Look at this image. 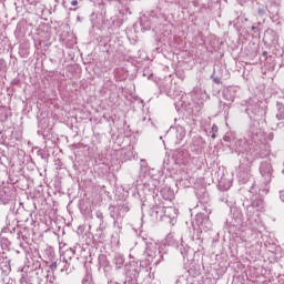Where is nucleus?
I'll use <instances>...</instances> for the list:
<instances>
[{
    "mask_svg": "<svg viewBox=\"0 0 284 284\" xmlns=\"http://www.w3.org/2000/svg\"><path fill=\"white\" fill-rule=\"evenodd\" d=\"M252 143L248 144L247 149V142L245 140H237L235 141L233 145V150L235 154H248V156H252V159H264V156L270 155V144L265 142H258L261 141V138L258 136V132L252 131Z\"/></svg>",
    "mask_w": 284,
    "mask_h": 284,
    "instance_id": "obj_1",
    "label": "nucleus"
},
{
    "mask_svg": "<svg viewBox=\"0 0 284 284\" xmlns=\"http://www.w3.org/2000/svg\"><path fill=\"white\" fill-rule=\"evenodd\" d=\"M260 174L262 176V183L257 185L258 194L261 196H266L270 192V183H272V179H274V168H272V162L270 160L261 162Z\"/></svg>",
    "mask_w": 284,
    "mask_h": 284,
    "instance_id": "obj_2",
    "label": "nucleus"
},
{
    "mask_svg": "<svg viewBox=\"0 0 284 284\" xmlns=\"http://www.w3.org/2000/svg\"><path fill=\"white\" fill-rule=\"evenodd\" d=\"M146 248L144 254L146 256V261H149V267L154 263V265H159L163 261V252H161V245L158 243H148L145 242Z\"/></svg>",
    "mask_w": 284,
    "mask_h": 284,
    "instance_id": "obj_3",
    "label": "nucleus"
},
{
    "mask_svg": "<svg viewBox=\"0 0 284 284\" xmlns=\"http://www.w3.org/2000/svg\"><path fill=\"white\" fill-rule=\"evenodd\" d=\"M145 272L148 274V277L151 280H154V273H152V266H150V260H144L142 262H132L130 265V272L133 276V278H139V274H141V271Z\"/></svg>",
    "mask_w": 284,
    "mask_h": 284,
    "instance_id": "obj_4",
    "label": "nucleus"
},
{
    "mask_svg": "<svg viewBox=\"0 0 284 284\" xmlns=\"http://www.w3.org/2000/svg\"><path fill=\"white\" fill-rule=\"evenodd\" d=\"M130 212V206L128 204H118L116 206H110V216L114 221H119V219H123L125 214Z\"/></svg>",
    "mask_w": 284,
    "mask_h": 284,
    "instance_id": "obj_5",
    "label": "nucleus"
},
{
    "mask_svg": "<svg viewBox=\"0 0 284 284\" xmlns=\"http://www.w3.org/2000/svg\"><path fill=\"white\" fill-rule=\"evenodd\" d=\"M195 223L202 230H212V221H210V216L203 213H197L195 215Z\"/></svg>",
    "mask_w": 284,
    "mask_h": 284,
    "instance_id": "obj_6",
    "label": "nucleus"
},
{
    "mask_svg": "<svg viewBox=\"0 0 284 284\" xmlns=\"http://www.w3.org/2000/svg\"><path fill=\"white\" fill-rule=\"evenodd\" d=\"M169 134H172L175 136V144L181 145V142L185 139V128L181 125H176L174 128H171L169 131Z\"/></svg>",
    "mask_w": 284,
    "mask_h": 284,
    "instance_id": "obj_7",
    "label": "nucleus"
},
{
    "mask_svg": "<svg viewBox=\"0 0 284 284\" xmlns=\"http://www.w3.org/2000/svg\"><path fill=\"white\" fill-rule=\"evenodd\" d=\"M153 212H155L156 217L163 219H172V214H174V207L172 206H155L153 207Z\"/></svg>",
    "mask_w": 284,
    "mask_h": 284,
    "instance_id": "obj_8",
    "label": "nucleus"
},
{
    "mask_svg": "<svg viewBox=\"0 0 284 284\" xmlns=\"http://www.w3.org/2000/svg\"><path fill=\"white\" fill-rule=\"evenodd\" d=\"M236 87H227L226 89L223 90V97L226 101H231L234 103V99H236V92H237Z\"/></svg>",
    "mask_w": 284,
    "mask_h": 284,
    "instance_id": "obj_9",
    "label": "nucleus"
},
{
    "mask_svg": "<svg viewBox=\"0 0 284 284\" xmlns=\"http://www.w3.org/2000/svg\"><path fill=\"white\" fill-rule=\"evenodd\" d=\"M192 97L193 101H197V105H203V101H205V91L200 88H194Z\"/></svg>",
    "mask_w": 284,
    "mask_h": 284,
    "instance_id": "obj_10",
    "label": "nucleus"
},
{
    "mask_svg": "<svg viewBox=\"0 0 284 284\" xmlns=\"http://www.w3.org/2000/svg\"><path fill=\"white\" fill-rule=\"evenodd\" d=\"M160 194L164 201H174V191L170 186L162 187Z\"/></svg>",
    "mask_w": 284,
    "mask_h": 284,
    "instance_id": "obj_11",
    "label": "nucleus"
},
{
    "mask_svg": "<svg viewBox=\"0 0 284 284\" xmlns=\"http://www.w3.org/2000/svg\"><path fill=\"white\" fill-rule=\"evenodd\" d=\"M261 106L258 105V101H255L254 104H252V102L248 103L247 108H246V113H251V114H255L258 115V113H261Z\"/></svg>",
    "mask_w": 284,
    "mask_h": 284,
    "instance_id": "obj_12",
    "label": "nucleus"
},
{
    "mask_svg": "<svg viewBox=\"0 0 284 284\" xmlns=\"http://www.w3.org/2000/svg\"><path fill=\"white\" fill-rule=\"evenodd\" d=\"M253 210H256V212L263 210V200H255L251 203L250 206L246 207L247 212H253Z\"/></svg>",
    "mask_w": 284,
    "mask_h": 284,
    "instance_id": "obj_13",
    "label": "nucleus"
},
{
    "mask_svg": "<svg viewBox=\"0 0 284 284\" xmlns=\"http://www.w3.org/2000/svg\"><path fill=\"white\" fill-rule=\"evenodd\" d=\"M187 151L186 150H178L175 152V158L178 159V161H181L182 163H186L187 162Z\"/></svg>",
    "mask_w": 284,
    "mask_h": 284,
    "instance_id": "obj_14",
    "label": "nucleus"
},
{
    "mask_svg": "<svg viewBox=\"0 0 284 284\" xmlns=\"http://www.w3.org/2000/svg\"><path fill=\"white\" fill-rule=\"evenodd\" d=\"M114 265L118 270H121V267H123L124 263H125V257H123L122 254H115L114 255Z\"/></svg>",
    "mask_w": 284,
    "mask_h": 284,
    "instance_id": "obj_15",
    "label": "nucleus"
},
{
    "mask_svg": "<svg viewBox=\"0 0 284 284\" xmlns=\"http://www.w3.org/2000/svg\"><path fill=\"white\" fill-rule=\"evenodd\" d=\"M276 110H277V113L275 115L276 119L278 121H283V119H284V105H283V103L276 102Z\"/></svg>",
    "mask_w": 284,
    "mask_h": 284,
    "instance_id": "obj_16",
    "label": "nucleus"
},
{
    "mask_svg": "<svg viewBox=\"0 0 284 284\" xmlns=\"http://www.w3.org/2000/svg\"><path fill=\"white\" fill-rule=\"evenodd\" d=\"M180 253L182 254L183 258L186 257L187 253L190 252V246H185L183 244H181L179 246Z\"/></svg>",
    "mask_w": 284,
    "mask_h": 284,
    "instance_id": "obj_17",
    "label": "nucleus"
},
{
    "mask_svg": "<svg viewBox=\"0 0 284 284\" xmlns=\"http://www.w3.org/2000/svg\"><path fill=\"white\" fill-rule=\"evenodd\" d=\"M4 194H6V191L0 192V201H2V203L6 205L10 203V197L9 195L4 196Z\"/></svg>",
    "mask_w": 284,
    "mask_h": 284,
    "instance_id": "obj_18",
    "label": "nucleus"
},
{
    "mask_svg": "<svg viewBox=\"0 0 284 284\" xmlns=\"http://www.w3.org/2000/svg\"><path fill=\"white\" fill-rule=\"evenodd\" d=\"M211 132H212L211 138L216 139V132H219V126L216 124H213L211 128Z\"/></svg>",
    "mask_w": 284,
    "mask_h": 284,
    "instance_id": "obj_19",
    "label": "nucleus"
},
{
    "mask_svg": "<svg viewBox=\"0 0 284 284\" xmlns=\"http://www.w3.org/2000/svg\"><path fill=\"white\" fill-rule=\"evenodd\" d=\"M106 225H105V221H100L99 222V226L97 229V232H103L105 230Z\"/></svg>",
    "mask_w": 284,
    "mask_h": 284,
    "instance_id": "obj_20",
    "label": "nucleus"
},
{
    "mask_svg": "<svg viewBox=\"0 0 284 284\" xmlns=\"http://www.w3.org/2000/svg\"><path fill=\"white\" fill-rule=\"evenodd\" d=\"M220 105H223L224 114H227L230 112V105L222 103L221 101H220Z\"/></svg>",
    "mask_w": 284,
    "mask_h": 284,
    "instance_id": "obj_21",
    "label": "nucleus"
},
{
    "mask_svg": "<svg viewBox=\"0 0 284 284\" xmlns=\"http://www.w3.org/2000/svg\"><path fill=\"white\" fill-rule=\"evenodd\" d=\"M95 216H97V219L99 220V222H101V221H104L103 219V213L101 212V211H97L95 212Z\"/></svg>",
    "mask_w": 284,
    "mask_h": 284,
    "instance_id": "obj_22",
    "label": "nucleus"
},
{
    "mask_svg": "<svg viewBox=\"0 0 284 284\" xmlns=\"http://www.w3.org/2000/svg\"><path fill=\"white\" fill-rule=\"evenodd\" d=\"M63 268H61V272H68L69 264L68 262H63Z\"/></svg>",
    "mask_w": 284,
    "mask_h": 284,
    "instance_id": "obj_23",
    "label": "nucleus"
},
{
    "mask_svg": "<svg viewBox=\"0 0 284 284\" xmlns=\"http://www.w3.org/2000/svg\"><path fill=\"white\" fill-rule=\"evenodd\" d=\"M257 14H260V17H263L265 14V10L258 9L257 10Z\"/></svg>",
    "mask_w": 284,
    "mask_h": 284,
    "instance_id": "obj_24",
    "label": "nucleus"
},
{
    "mask_svg": "<svg viewBox=\"0 0 284 284\" xmlns=\"http://www.w3.org/2000/svg\"><path fill=\"white\" fill-rule=\"evenodd\" d=\"M277 130H284V123L283 122L277 123Z\"/></svg>",
    "mask_w": 284,
    "mask_h": 284,
    "instance_id": "obj_25",
    "label": "nucleus"
},
{
    "mask_svg": "<svg viewBox=\"0 0 284 284\" xmlns=\"http://www.w3.org/2000/svg\"><path fill=\"white\" fill-rule=\"evenodd\" d=\"M252 31L254 32V34H258V27H252Z\"/></svg>",
    "mask_w": 284,
    "mask_h": 284,
    "instance_id": "obj_26",
    "label": "nucleus"
},
{
    "mask_svg": "<svg viewBox=\"0 0 284 284\" xmlns=\"http://www.w3.org/2000/svg\"><path fill=\"white\" fill-rule=\"evenodd\" d=\"M50 270H52V272H54V270H57V263L55 262L50 265Z\"/></svg>",
    "mask_w": 284,
    "mask_h": 284,
    "instance_id": "obj_27",
    "label": "nucleus"
},
{
    "mask_svg": "<svg viewBox=\"0 0 284 284\" xmlns=\"http://www.w3.org/2000/svg\"><path fill=\"white\" fill-rule=\"evenodd\" d=\"M250 0H237V3H240V6H243L244 3H247Z\"/></svg>",
    "mask_w": 284,
    "mask_h": 284,
    "instance_id": "obj_28",
    "label": "nucleus"
},
{
    "mask_svg": "<svg viewBox=\"0 0 284 284\" xmlns=\"http://www.w3.org/2000/svg\"><path fill=\"white\" fill-rule=\"evenodd\" d=\"M213 81H214V83L219 84V83H221V78L216 77V78L213 79Z\"/></svg>",
    "mask_w": 284,
    "mask_h": 284,
    "instance_id": "obj_29",
    "label": "nucleus"
},
{
    "mask_svg": "<svg viewBox=\"0 0 284 284\" xmlns=\"http://www.w3.org/2000/svg\"><path fill=\"white\" fill-rule=\"evenodd\" d=\"M280 199H281V201H283V203H284V191H281V192H280Z\"/></svg>",
    "mask_w": 284,
    "mask_h": 284,
    "instance_id": "obj_30",
    "label": "nucleus"
},
{
    "mask_svg": "<svg viewBox=\"0 0 284 284\" xmlns=\"http://www.w3.org/2000/svg\"><path fill=\"white\" fill-rule=\"evenodd\" d=\"M71 6H79V1L72 0V1H71Z\"/></svg>",
    "mask_w": 284,
    "mask_h": 284,
    "instance_id": "obj_31",
    "label": "nucleus"
},
{
    "mask_svg": "<svg viewBox=\"0 0 284 284\" xmlns=\"http://www.w3.org/2000/svg\"><path fill=\"white\" fill-rule=\"evenodd\" d=\"M108 284H119L118 282H114V281H112V280H110L109 282H108Z\"/></svg>",
    "mask_w": 284,
    "mask_h": 284,
    "instance_id": "obj_32",
    "label": "nucleus"
},
{
    "mask_svg": "<svg viewBox=\"0 0 284 284\" xmlns=\"http://www.w3.org/2000/svg\"><path fill=\"white\" fill-rule=\"evenodd\" d=\"M254 187H256V184H253V185L251 186V190H254Z\"/></svg>",
    "mask_w": 284,
    "mask_h": 284,
    "instance_id": "obj_33",
    "label": "nucleus"
},
{
    "mask_svg": "<svg viewBox=\"0 0 284 284\" xmlns=\"http://www.w3.org/2000/svg\"><path fill=\"white\" fill-rule=\"evenodd\" d=\"M181 283V278L176 281V284H180Z\"/></svg>",
    "mask_w": 284,
    "mask_h": 284,
    "instance_id": "obj_34",
    "label": "nucleus"
},
{
    "mask_svg": "<svg viewBox=\"0 0 284 284\" xmlns=\"http://www.w3.org/2000/svg\"><path fill=\"white\" fill-rule=\"evenodd\" d=\"M226 205H230V202L226 201Z\"/></svg>",
    "mask_w": 284,
    "mask_h": 284,
    "instance_id": "obj_35",
    "label": "nucleus"
},
{
    "mask_svg": "<svg viewBox=\"0 0 284 284\" xmlns=\"http://www.w3.org/2000/svg\"><path fill=\"white\" fill-rule=\"evenodd\" d=\"M21 281H23V275H22V277H21Z\"/></svg>",
    "mask_w": 284,
    "mask_h": 284,
    "instance_id": "obj_36",
    "label": "nucleus"
},
{
    "mask_svg": "<svg viewBox=\"0 0 284 284\" xmlns=\"http://www.w3.org/2000/svg\"><path fill=\"white\" fill-rule=\"evenodd\" d=\"M114 225H116V221L114 222Z\"/></svg>",
    "mask_w": 284,
    "mask_h": 284,
    "instance_id": "obj_37",
    "label": "nucleus"
}]
</instances>
